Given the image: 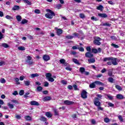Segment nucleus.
<instances>
[{
  "mask_svg": "<svg viewBox=\"0 0 125 125\" xmlns=\"http://www.w3.org/2000/svg\"><path fill=\"white\" fill-rule=\"evenodd\" d=\"M20 95H24V90H21L19 92Z\"/></svg>",
  "mask_w": 125,
  "mask_h": 125,
  "instance_id": "58",
  "label": "nucleus"
},
{
  "mask_svg": "<svg viewBox=\"0 0 125 125\" xmlns=\"http://www.w3.org/2000/svg\"><path fill=\"white\" fill-rule=\"evenodd\" d=\"M42 59L44 61H49V60H50V57L48 55H44Z\"/></svg>",
  "mask_w": 125,
  "mask_h": 125,
  "instance_id": "8",
  "label": "nucleus"
},
{
  "mask_svg": "<svg viewBox=\"0 0 125 125\" xmlns=\"http://www.w3.org/2000/svg\"><path fill=\"white\" fill-rule=\"evenodd\" d=\"M80 17L82 19H83V18H85V16L83 14H80Z\"/></svg>",
  "mask_w": 125,
  "mask_h": 125,
  "instance_id": "51",
  "label": "nucleus"
},
{
  "mask_svg": "<svg viewBox=\"0 0 125 125\" xmlns=\"http://www.w3.org/2000/svg\"><path fill=\"white\" fill-rule=\"evenodd\" d=\"M35 13H36L37 14H40L41 13V10L39 9H35L34 11Z\"/></svg>",
  "mask_w": 125,
  "mask_h": 125,
  "instance_id": "52",
  "label": "nucleus"
},
{
  "mask_svg": "<svg viewBox=\"0 0 125 125\" xmlns=\"http://www.w3.org/2000/svg\"><path fill=\"white\" fill-rule=\"evenodd\" d=\"M46 11L48 12V13L45 15L46 18H48V19H52V18H53V16H55V13L51 10L46 9Z\"/></svg>",
  "mask_w": 125,
  "mask_h": 125,
  "instance_id": "2",
  "label": "nucleus"
},
{
  "mask_svg": "<svg viewBox=\"0 0 125 125\" xmlns=\"http://www.w3.org/2000/svg\"><path fill=\"white\" fill-rule=\"evenodd\" d=\"M118 119L120 121V122H124V119H123V116H122V115H119Z\"/></svg>",
  "mask_w": 125,
  "mask_h": 125,
  "instance_id": "42",
  "label": "nucleus"
},
{
  "mask_svg": "<svg viewBox=\"0 0 125 125\" xmlns=\"http://www.w3.org/2000/svg\"><path fill=\"white\" fill-rule=\"evenodd\" d=\"M110 39H111V40H116L117 38L115 36H112L110 37Z\"/></svg>",
  "mask_w": 125,
  "mask_h": 125,
  "instance_id": "63",
  "label": "nucleus"
},
{
  "mask_svg": "<svg viewBox=\"0 0 125 125\" xmlns=\"http://www.w3.org/2000/svg\"><path fill=\"white\" fill-rule=\"evenodd\" d=\"M53 110L54 111V113L55 116H59V112L58 111L57 109L53 108Z\"/></svg>",
  "mask_w": 125,
  "mask_h": 125,
  "instance_id": "19",
  "label": "nucleus"
},
{
  "mask_svg": "<svg viewBox=\"0 0 125 125\" xmlns=\"http://www.w3.org/2000/svg\"><path fill=\"white\" fill-rule=\"evenodd\" d=\"M20 8V7L19 6L15 5L14 6L13 8L12 9V10H18Z\"/></svg>",
  "mask_w": 125,
  "mask_h": 125,
  "instance_id": "31",
  "label": "nucleus"
},
{
  "mask_svg": "<svg viewBox=\"0 0 125 125\" xmlns=\"http://www.w3.org/2000/svg\"><path fill=\"white\" fill-rule=\"evenodd\" d=\"M92 52L96 54L97 53H98V50L96 48H92Z\"/></svg>",
  "mask_w": 125,
  "mask_h": 125,
  "instance_id": "32",
  "label": "nucleus"
},
{
  "mask_svg": "<svg viewBox=\"0 0 125 125\" xmlns=\"http://www.w3.org/2000/svg\"><path fill=\"white\" fill-rule=\"evenodd\" d=\"M116 98L117 99H119V100H122V99H124V95L121 94H118L116 95Z\"/></svg>",
  "mask_w": 125,
  "mask_h": 125,
  "instance_id": "13",
  "label": "nucleus"
},
{
  "mask_svg": "<svg viewBox=\"0 0 125 125\" xmlns=\"http://www.w3.org/2000/svg\"><path fill=\"white\" fill-rule=\"evenodd\" d=\"M65 62H66V61L64 59H62L60 60V62L61 64H65Z\"/></svg>",
  "mask_w": 125,
  "mask_h": 125,
  "instance_id": "43",
  "label": "nucleus"
},
{
  "mask_svg": "<svg viewBox=\"0 0 125 125\" xmlns=\"http://www.w3.org/2000/svg\"><path fill=\"white\" fill-rule=\"evenodd\" d=\"M24 119L26 120V121H31L32 120V117L27 115L24 117Z\"/></svg>",
  "mask_w": 125,
  "mask_h": 125,
  "instance_id": "26",
  "label": "nucleus"
},
{
  "mask_svg": "<svg viewBox=\"0 0 125 125\" xmlns=\"http://www.w3.org/2000/svg\"><path fill=\"white\" fill-rule=\"evenodd\" d=\"M81 97L83 99H86L87 98V92L85 90H83L81 92Z\"/></svg>",
  "mask_w": 125,
  "mask_h": 125,
  "instance_id": "5",
  "label": "nucleus"
},
{
  "mask_svg": "<svg viewBox=\"0 0 125 125\" xmlns=\"http://www.w3.org/2000/svg\"><path fill=\"white\" fill-rule=\"evenodd\" d=\"M104 123H109L110 119L108 118H105L104 119Z\"/></svg>",
  "mask_w": 125,
  "mask_h": 125,
  "instance_id": "45",
  "label": "nucleus"
},
{
  "mask_svg": "<svg viewBox=\"0 0 125 125\" xmlns=\"http://www.w3.org/2000/svg\"><path fill=\"white\" fill-rule=\"evenodd\" d=\"M107 97L109 99V100H113V96H110V95H106Z\"/></svg>",
  "mask_w": 125,
  "mask_h": 125,
  "instance_id": "55",
  "label": "nucleus"
},
{
  "mask_svg": "<svg viewBox=\"0 0 125 125\" xmlns=\"http://www.w3.org/2000/svg\"><path fill=\"white\" fill-rule=\"evenodd\" d=\"M103 26H106V27H111V23L106 22L103 23Z\"/></svg>",
  "mask_w": 125,
  "mask_h": 125,
  "instance_id": "41",
  "label": "nucleus"
},
{
  "mask_svg": "<svg viewBox=\"0 0 125 125\" xmlns=\"http://www.w3.org/2000/svg\"><path fill=\"white\" fill-rule=\"evenodd\" d=\"M30 105L32 106L34 105V106H40V104L39 102L36 101H32L30 102Z\"/></svg>",
  "mask_w": 125,
  "mask_h": 125,
  "instance_id": "9",
  "label": "nucleus"
},
{
  "mask_svg": "<svg viewBox=\"0 0 125 125\" xmlns=\"http://www.w3.org/2000/svg\"><path fill=\"white\" fill-rule=\"evenodd\" d=\"M79 51H81V52H83V51H84V48L83 47H79Z\"/></svg>",
  "mask_w": 125,
  "mask_h": 125,
  "instance_id": "50",
  "label": "nucleus"
},
{
  "mask_svg": "<svg viewBox=\"0 0 125 125\" xmlns=\"http://www.w3.org/2000/svg\"><path fill=\"white\" fill-rule=\"evenodd\" d=\"M91 123L92 125H96V124H97L96 121H95V119H91Z\"/></svg>",
  "mask_w": 125,
  "mask_h": 125,
  "instance_id": "38",
  "label": "nucleus"
},
{
  "mask_svg": "<svg viewBox=\"0 0 125 125\" xmlns=\"http://www.w3.org/2000/svg\"><path fill=\"white\" fill-rule=\"evenodd\" d=\"M95 86H96V85H95V82H93L89 84L90 88H95Z\"/></svg>",
  "mask_w": 125,
  "mask_h": 125,
  "instance_id": "17",
  "label": "nucleus"
},
{
  "mask_svg": "<svg viewBox=\"0 0 125 125\" xmlns=\"http://www.w3.org/2000/svg\"><path fill=\"white\" fill-rule=\"evenodd\" d=\"M0 82L1 83H6V81L4 78H1L0 80Z\"/></svg>",
  "mask_w": 125,
  "mask_h": 125,
  "instance_id": "39",
  "label": "nucleus"
},
{
  "mask_svg": "<svg viewBox=\"0 0 125 125\" xmlns=\"http://www.w3.org/2000/svg\"><path fill=\"white\" fill-rule=\"evenodd\" d=\"M61 7H62V5H61V4H58L56 5V8L57 9H60Z\"/></svg>",
  "mask_w": 125,
  "mask_h": 125,
  "instance_id": "53",
  "label": "nucleus"
},
{
  "mask_svg": "<svg viewBox=\"0 0 125 125\" xmlns=\"http://www.w3.org/2000/svg\"><path fill=\"white\" fill-rule=\"evenodd\" d=\"M89 64L91 63H95V58L90 59L88 60Z\"/></svg>",
  "mask_w": 125,
  "mask_h": 125,
  "instance_id": "16",
  "label": "nucleus"
},
{
  "mask_svg": "<svg viewBox=\"0 0 125 125\" xmlns=\"http://www.w3.org/2000/svg\"><path fill=\"white\" fill-rule=\"evenodd\" d=\"M73 62L75 63V64H79V61L76 59H73Z\"/></svg>",
  "mask_w": 125,
  "mask_h": 125,
  "instance_id": "56",
  "label": "nucleus"
},
{
  "mask_svg": "<svg viewBox=\"0 0 125 125\" xmlns=\"http://www.w3.org/2000/svg\"><path fill=\"white\" fill-rule=\"evenodd\" d=\"M37 91H38L39 92L42 91V87L41 86H39L37 87L36 89Z\"/></svg>",
  "mask_w": 125,
  "mask_h": 125,
  "instance_id": "28",
  "label": "nucleus"
},
{
  "mask_svg": "<svg viewBox=\"0 0 125 125\" xmlns=\"http://www.w3.org/2000/svg\"><path fill=\"white\" fill-rule=\"evenodd\" d=\"M118 59L114 57H111V60H110V61H111V63H112V65H118V62H117V60Z\"/></svg>",
  "mask_w": 125,
  "mask_h": 125,
  "instance_id": "6",
  "label": "nucleus"
},
{
  "mask_svg": "<svg viewBox=\"0 0 125 125\" xmlns=\"http://www.w3.org/2000/svg\"><path fill=\"white\" fill-rule=\"evenodd\" d=\"M63 103L66 105H73L74 103L73 101H69V100H65L63 102Z\"/></svg>",
  "mask_w": 125,
  "mask_h": 125,
  "instance_id": "12",
  "label": "nucleus"
},
{
  "mask_svg": "<svg viewBox=\"0 0 125 125\" xmlns=\"http://www.w3.org/2000/svg\"><path fill=\"white\" fill-rule=\"evenodd\" d=\"M45 116L48 118H51L52 117V114L49 112H47L45 113Z\"/></svg>",
  "mask_w": 125,
  "mask_h": 125,
  "instance_id": "21",
  "label": "nucleus"
},
{
  "mask_svg": "<svg viewBox=\"0 0 125 125\" xmlns=\"http://www.w3.org/2000/svg\"><path fill=\"white\" fill-rule=\"evenodd\" d=\"M61 83L62 84H67V81H65L64 80L62 81Z\"/></svg>",
  "mask_w": 125,
  "mask_h": 125,
  "instance_id": "62",
  "label": "nucleus"
},
{
  "mask_svg": "<svg viewBox=\"0 0 125 125\" xmlns=\"http://www.w3.org/2000/svg\"><path fill=\"white\" fill-rule=\"evenodd\" d=\"M18 49H19V50L24 51L25 50V47L20 46V47H18Z\"/></svg>",
  "mask_w": 125,
  "mask_h": 125,
  "instance_id": "44",
  "label": "nucleus"
},
{
  "mask_svg": "<svg viewBox=\"0 0 125 125\" xmlns=\"http://www.w3.org/2000/svg\"><path fill=\"white\" fill-rule=\"evenodd\" d=\"M26 62L28 65H33V64H34V62L31 61V60H26Z\"/></svg>",
  "mask_w": 125,
  "mask_h": 125,
  "instance_id": "34",
  "label": "nucleus"
},
{
  "mask_svg": "<svg viewBox=\"0 0 125 125\" xmlns=\"http://www.w3.org/2000/svg\"><path fill=\"white\" fill-rule=\"evenodd\" d=\"M11 102H12V103H15L16 104H19L18 101L17 100H11Z\"/></svg>",
  "mask_w": 125,
  "mask_h": 125,
  "instance_id": "46",
  "label": "nucleus"
},
{
  "mask_svg": "<svg viewBox=\"0 0 125 125\" xmlns=\"http://www.w3.org/2000/svg\"><path fill=\"white\" fill-rule=\"evenodd\" d=\"M85 56L87 58H91L93 56V54H92L90 52H87L85 54Z\"/></svg>",
  "mask_w": 125,
  "mask_h": 125,
  "instance_id": "10",
  "label": "nucleus"
},
{
  "mask_svg": "<svg viewBox=\"0 0 125 125\" xmlns=\"http://www.w3.org/2000/svg\"><path fill=\"white\" fill-rule=\"evenodd\" d=\"M72 87L74 89V90H78V85H76V84H74Z\"/></svg>",
  "mask_w": 125,
  "mask_h": 125,
  "instance_id": "57",
  "label": "nucleus"
},
{
  "mask_svg": "<svg viewBox=\"0 0 125 125\" xmlns=\"http://www.w3.org/2000/svg\"><path fill=\"white\" fill-rule=\"evenodd\" d=\"M115 88H116V89H118V90H119L120 91H121V90H123V88H122V87L119 85H116Z\"/></svg>",
  "mask_w": 125,
  "mask_h": 125,
  "instance_id": "24",
  "label": "nucleus"
},
{
  "mask_svg": "<svg viewBox=\"0 0 125 125\" xmlns=\"http://www.w3.org/2000/svg\"><path fill=\"white\" fill-rule=\"evenodd\" d=\"M98 15L99 17H101V18H107V17H108L107 14L105 13H99Z\"/></svg>",
  "mask_w": 125,
  "mask_h": 125,
  "instance_id": "11",
  "label": "nucleus"
},
{
  "mask_svg": "<svg viewBox=\"0 0 125 125\" xmlns=\"http://www.w3.org/2000/svg\"><path fill=\"white\" fill-rule=\"evenodd\" d=\"M55 29L56 30V33L58 35V36H60L63 33V30L61 29H59L57 27H55Z\"/></svg>",
  "mask_w": 125,
  "mask_h": 125,
  "instance_id": "7",
  "label": "nucleus"
},
{
  "mask_svg": "<svg viewBox=\"0 0 125 125\" xmlns=\"http://www.w3.org/2000/svg\"><path fill=\"white\" fill-rule=\"evenodd\" d=\"M39 76H40V74H39L38 73L31 74V77L32 79H34V78H36V77H39Z\"/></svg>",
  "mask_w": 125,
  "mask_h": 125,
  "instance_id": "22",
  "label": "nucleus"
},
{
  "mask_svg": "<svg viewBox=\"0 0 125 125\" xmlns=\"http://www.w3.org/2000/svg\"><path fill=\"white\" fill-rule=\"evenodd\" d=\"M22 0V1H23V2H24V3H26L27 4H28V5H31V4H32V2L29 1V0Z\"/></svg>",
  "mask_w": 125,
  "mask_h": 125,
  "instance_id": "20",
  "label": "nucleus"
},
{
  "mask_svg": "<svg viewBox=\"0 0 125 125\" xmlns=\"http://www.w3.org/2000/svg\"><path fill=\"white\" fill-rule=\"evenodd\" d=\"M16 19L18 22H20L22 20V17L21 16L18 15L16 17Z\"/></svg>",
  "mask_w": 125,
  "mask_h": 125,
  "instance_id": "27",
  "label": "nucleus"
},
{
  "mask_svg": "<svg viewBox=\"0 0 125 125\" xmlns=\"http://www.w3.org/2000/svg\"><path fill=\"white\" fill-rule=\"evenodd\" d=\"M91 19L93 21H98L99 20V18H97L94 16H93L92 17H91Z\"/></svg>",
  "mask_w": 125,
  "mask_h": 125,
  "instance_id": "35",
  "label": "nucleus"
},
{
  "mask_svg": "<svg viewBox=\"0 0 125 125\" xmlns=\"http://www.w3.org/2000/svg\"><path fill=\"white\" fill-rule=\"evenodd\" d=\"M21 23L22 24H26V23H28V20L26 19H23L21 21Z\"/></svg>",
  "mask_w": 125,
  "mask_h": 125,
  "instance_id": "36",
  "label": "nucleus"
},
{
  "mask_svg": "<svg viewBox=\"0 0 125 125\" xmlns=\"http://www.w3.org/2000/svg\"><path fill=\"white\" fill-rule=\"evenodd\" d=\"M111 46H113V47H114V48H119V47H120V46L114 43H111Z\"/></svg>",
  "mask_w": 125,
  "mask_h": 125,
  "instance_id": "33",
  "label": "nucleus"
},
{
  "mask_svg": "<svg viewBox=\"0 0 125 125\" xmlns=\"http://www.w3.org/2000/svg\"><path fill=\"white\" fill-rule=\"evenodd\" d=\"M25 78H26V77L24 76H20V81H23L24 79H25Z\"/></svg>",
  "mask_w": 125,
  "mask_h": 125,
  "instance_id": "59",
  "label": "nucleus"
},
{
  "mask_svg": "<svg viewBox=\"0 0 125 125\" xmlns=\"http://www.w3.org/2000/svg\"><path fill=\"white\" fill-rule=\"evenodd\" d=\"M52 76V75L50 73H47L45 74V77H46L47 80H48V81L49 82H50L51 83H53V82H54V79H53V78L51 77Z\"/></svg>",
  "mask_w": 125,
  "mask_h": 125,
  "instance_id": "4",
  "label": "nucleus"
},
{
  "mask_svg": "<svg viewBox=\"0 0 125 125\" xmlns=\"http://www.w3.org/2000/svg\"><path fill=\"white\" fill-rule=\"evenodd\" d=\"M48 85H49V83H48V82L46 81L44 82V86H45V87H47Z\"/></svg>",
  "mask_w": 125,
  "mask_h": 125,
  "instance_id": "47",
  "label": "nucleus"
},
{
  "mask_svg": "<svg viewBox=\"0 0 125 125\" xmlns=\"http://www.w3.org/2000/svg\"><path fill=\"white\" fill-rule=\"evenodd\" d=\"M103 8H104V7L102 6V5H100L97 7V10H100V11H103Z\"/></svg>",
  "mask_w": 125,
  "mask_h": 125,
  "instance_id": "18",
  "label": "nucleus"
},
{
  "mask_svg": "<svg viewBox=\"0 0 125 125\" xmlns=\"http://www.w3.org/2000/svg\"><path fill=\"white\" fill-rule=\"evenodd\" d=\"M67 88H68V89H69L70 90H72V89H73V86H72L71 85H69L67 86Z\"/></svg>",
  "mask_w": 125,
  "mask_h": 125,
  "instance_id": "60",
  "label": "nucleus"
},
{
  "mask_svg": "<svg viewBox=\"0 0 125 125\" xmlns=\"http://www.w3.org/2000/svg\"><path fill=\"white\" fill-rule=\"evenodd\" d=\"M1 45L2 46H3V47H4L5 48H7V47H9V46H8V44L5 43H2Z\"/></svg>",
  "mask_w": 125,
  "mask_h": 125,
  "instance_id": "37",
  "label": "nucleus"
},
{
  "mask_svg": "<svg viewBox=\"0 0 125 125\" xmlns=\"http://www.w3.org/2000/svg\"><path fill=\"white\" fill-rule=\"evenodd\" d=\"M86 50L87 51H88V52H91V48H90V46L86 47Z\"/></svg>",
  "mask_w": 125,
  "mask_h": 125,
  "instance_id": "49",
  "label": "nucleus"
},
{
  "mask_svg": "<svg viewBox=\"0 0 125 125\" xmlns=\"http://www.w3.org/2000/svg\"><path fill=\"white\" fill-rule=\"evenodd\" d=\"M16 119H18V120H20L21 119V116L19 115H16Z\"/></svg>",
  "mask_w": 125,
  "mask_h": 125,
  "instance_id": "64",
  "label": "nucleus"
},
{
  "mask_svg": "<svg viewBox=\"0 0 125 125\" xmlns=\"http://www.w3.org/2000/svg\"><path fill=\"white\" fill-rule=\"evenodd\" d=\"M24 83L25 84V85H30V81H24Z\"/></svg>",
  "mask_w": 125,
  "mask_h": 125,
  "instance_id": "48",
  "label": "nucleus"
},
{
  "mask_svg": "<svg viewBox=\"0 0 125 125\" xmlns=\"http://www.w3.org/2000/svg\"><path fill=\"white\" fill-rule=\"evenodd\" d=\"M66 39H68V40H71L74 38V36L71 35H67L65 36Z\"/></svg>",
  "mask_w": 125,
  "mask_h": 125,
  "instance_id": "40",
  "label": "nucleus"
},
{
  "mask_svg": "<svg viewBox=\"0 0 125 125\" xmlns=\"http://www.w3.org/2000/svg\"><path fill=\"white\" fill-rule=\"evenodd\" d=\"M112 57H108V58H104V62H106V61H111Z\"/></svg>",
  "mask_w": 125,
  "mask_h": 125,
  "instance_id": "30",
  "label": "nucleus"
},
{
  "mask_svg": "<svg viewBox=\"0 0 125 125\" xmlns=\"http://www.w3.org/2000/svg\"><path fill=\"white\" fill-rule=\"evenodd\" d=\"M93 103L96 107H97L98 110L103 111L104 108L103 107H101V102H99V98L95 97L93 101Z\"/></svg>",
  "mask_w": 125,
  "mask_h": 125,
  "instance_id": "1",
  "label": "nucleus"
},
{
  "mask_svg": "<svg viewBox=\"0 0 125 125\" xmlns=\"http://www.w3.org/2000/svg\"><path fill=\"white\" fill-rule=\"evenodd\" d=\"M7 106L10 109H13V108H14V105H13V104H11L10 103H8L7 104Z\"/></svg>",
  "mask_w": 125,
  "mask_h": 125,
  "instance_id": "23",
  "label": "nucleus"
},
{
  "mask_svg": "<svg viewBox=\"0 0 125 125\" xmlns=\"http://www.w3.org/2000/svg\"><path fill=\"white\" fill-rule=\"evenodd\" d=\"M108 80L109 83H114V78L109 77L108 78Z\"/></svg>",
  "mask_w": 125,
  "mask_h": 125,
  "instance_id": "29",
  "label": "nucleus"
},
{
  "mask_svg": "<svg viewBox=\"0 0 125 125\" xmlns=\"http://www.w3.org/2000/svg\"><path fill=\"white\" fill-rule=\"evenodd\" d=\"M80 72H81V74H83L85 72V68L84 67H80Z\"/></svg>",
  "mask_w": 125,
  "mask_h": 125,
  "instance_id": "25",
  "label": "nucleus"
},
{
  "mask_svg": "<svg viewBox=\"0 0 125 125\" xmlns=\"http://www.w3.org/2000/svg\"><path fill=\"white\" fill-rule=\"evenodd\" d=\"M95 83L96 84H98V85L104 86V83H103L100 81H95Z\"/></svg>",
  "mask_w": 125,
  "mask_h": 125,
  "instance_id": "15",
  "label": "nucleus"
},
{
  "mask_svg": "<svg viewBox=\"0 0 125 125\" xmlns=\"http://www.w3.org/2000/svg\"><path fill=\"white\" fill-rule=\"evenodd\" d=\"M108 105L109 107H114L115 106V105L113 104H112V103H109Z\"/></svg>",
  "mask_w": 125,
  "mask_h": 125,
  "instance_id": "61",
  "label": "nucleus"
},
{
  "mask_svg": "<svg viewBox=\"0 0 125 125\" xmlns=\"http://www.w3.org/2000/svg\"><path fill=\"white\" fill-rule=\"evenodd\" d=\"M49 100H51V97L49 96L45 97L43 98V101L45 102V101H49Z\"/></svg>",
  "mask_w": 125,
  "mask_h": 125,
  "instance_id": "14",
  "label": "nucleus"
},
{
  "mask_svg": "<svg viewBox=\"0 0 125 125\" xmlns=\"http://www.w3.org/2000/svg\"><path fill=\"white\" fill-rule=\"evenodd\" d=\"M94 39V44H95V45H100V44H101V42H100V41H101V38H100V37H95Z\"/></svg>",
  "mask_w": 125,
  "mask_h": 125,
  "instance_id": "3",
  "label": "nucleus"
},
{
  "mask_svg": "<svg viewBox=\"0 0 125 125\" xmlns=\"http://www.w3.org/2000/svg\"><path fill=\"white\" fill-rule=\"evenodd\" d=\"M41 121H42L43 122H46V118L44 117H42L40 118Z\"/></svg>",
  "mask_w": 125,
  "mask_h": 125,
  "instance_id": "54",
  "label": "nucleus"
}]
</instances>
